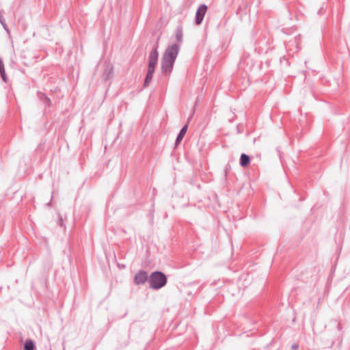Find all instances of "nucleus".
<instances>
[{"mask_svg":"<svg viewBox=\"0 0 350 350\" xmlns=\"http://www.w3.org/2000/svg\"><path fill=\"white\" fill-rule=\"evenodd\" d=\"M178 53V46L176 44L170 46L164 52L161 59V70L163 73H170Z\"/></svg>","mask_w":350,"mask_h":350,"instance_id":"obj_1","label":"nucleus"},{"mask_svg":"<svg viewBox=\"0 0 350 350\" xmlns=\"http://www.w3.org/2000/svg\"><path fill=\"white\" fill-rule=\"evenodd\" d=\"M159 53L157 49L151 51L148 58V73L145 79L144 85L147 86L151 81L157 63Z\"/></svg>","mask_w":350,"mask_h":350,"instance_id":"obj_2","label":"nucleus"},{"mask_svg":"<svg viewBox=\"0 0 350 350\" xmlns=\"http://www.w3.org/2000/svg\"><path fill=\"white\" fill-rule=\"evenodd\" d=\"M166 277L161 272H154L151 274L150 278V284L152 288H160L166 284Z\"/></svg>","mask_w":350,"mask_h":350,"instance_id":"obj_3","label":"nucleus"},{"mask_svg":"<svg viewBox=\"0 0 350 350\" xmlns=\"http://www.w3.org/2000/svg\"><path fill=\"white\" fill-rule=\"evenodd\" d=\"M207 11V6L204 4L201 5L196 12V24L200 25L204 18V16Z\"/></svg>","mask_w":350,"mask_h":350,"instance_id":"obj_4","label":"nucleus"},{"mask_svg":"<svg viewBox=\"0 0 350 350\" xmlns=\"http://www.w3.org/2000/svg\"><path fill=\"white\" fill-rule=\"evenodd\" d=\"M148 279V275L146 271H139L137 274L135 275L134 278V282L135 284L137 285L144 284Z\"/></svg>","mask_w":350,"mask_h":350,"instance_id":"obj_5","label":"nucleus"},{"mask_svg":"<svg viewBox=\"0 0 350 350\" xmlns=\"http://www.w3.org/2000/svg\"><path fill=\"white\" fill-rule=\"evenodd\" d=\"M250 159L246 154H242L240 159V164L242 167H245L250 164Z\"/></svg>","mask_w":350,"mask_h":350,"instance_id":"obj_6","label":"nucleus"},{"mask_svg":"<svg viewBox=\"0 0 350 350\" xmlns=\"http://www.w3.org/2000/svg\"><path fill=\"white\" fill-rule=\"evenodd\" d=\"M187 127H188V125L186 124L185 125L183 129H181L179 135H178L177 137V139H176V144H179L181 140L183 139V138L184 137L187 131Z\"/></svg>","mask_w":350,"mask_h":350,"instance_id":"obj_7","label":"nucleus"},{"mask_svg":"<svg viewBox=\"0 0 350 350\" xmlns=\"http://www.w3.org/2000/svg\"><path fill=\"white\" fill-rule=\"evenodd\" d=\"M34 344L31 340H27L25 343V350H33Z\"/></svg>","mask_w":350,"mask_h":350,"instance_id":"obj_8","label":"nucleus"},{"mask_svg":"<svg viewBox=\"0 0 350 350\" xmlns=\"http://www.w3.org/2000/svg\"><path fill=\"white\" fill-rule=\"evenodd\" d=\"M5 71L4 65L1 59H0V72H3Z\"/></svg>","mask_w":350,"mask_h":350,"instance_id":"obj_9","label":"nucleus"},{"mask_svg":"<svg viewBox=\"0 0 350 350\" xmlns=\"http://www.w3.org/2000/svg\"><path fill=\"white\" fill-rule=\"evenodd\" d=\"M1 73V77H2V79L3 80L4 82H7V76L5 75V72L4 71L3 72H0Z\"/></svg>","mask_w":350,"mask_h":350,"instance_id":"obj_10","label":"nucleus"}]
</instances>
